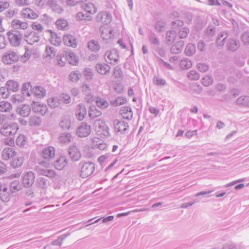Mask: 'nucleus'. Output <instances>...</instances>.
<instances>
[{
  "instance_id": "1",
  "label": "nucleus",
  "mask_w": 249,
  "mask_h": 249,
  "mask_svg": "<svg viewBox=\"0 0 249 249\" xmlns=\"http://www.w3.org/2000/svg\"><path fill=\"white\" fill-rule=\"evenodd\" d=\"M229 37L226 32H221L216 38V43L218 46H222L224 44L225 41L227 39L226 46L230 51L234 52L237 50L240 46L239 41Z\"/></svg>"
},
{
  "instance_id": "2",
  "label": "nucleus",
  "mask_w": 249,
  "mask_h": 249,
  "mask_svg": "<svg viewBox=\"0 0 249 249\" xmlns=\"http://www.w3.org/2000/svg\"><path fill=\"white\" fill-rule=\"evenodd\" d=\"M18 129V126L15 123L5 124L0 128V133L4 136L13 137L16 134ZM14 139L10 137L9 142L5 143L7 145H11L14 144Z\"/></svg>"
},
{
  "instance_id": "3",
  "label": "nucleus",
  "mask_w": 249,
  "mask_h": 249,
  "mask_svg": "<svg viewBox=\"0 0 249 249\" xmlns=\"http://www.w3.org/2000/svg\"><path fill=\"white\" fill-rule=\"evenodd\" d=\"M94 127L96 134L103 138H107L110 136L109 129L105 121L97 119L94 123Z\"/></svg>"
},
{
  "instance_id": "4",
  "label": "nucleus",
  "mask_w": 249,
  "mask_h": 249,
  "mask_svg": "<svg viewBox=\"0 0 249 249\" xmlns=\"http://www.w3.org/2000/svg\"><path fill=\"white\" fill-rule=\"evenodd\" d=\"M23 39L28 44L33 45L39 41L40 36L36 31L28 30L23 33Z\"/></svg>"
},
{
  "instance_id": "5",
  "label": "nucleus",
  "mask_w": 249,
  "mask_h": 249,
  "mask_svg": "<svg viewBox=\"0 0 249 249\" xmlns=\"http://www.w3.org/2000/svg\"><path fill=\"white\" fill-rule=\"evenodd\" d=\"M7 36L10 44L15 47L18 46L23 38V35L16 30L9 31Z\"/></svg>"
},
{
  "instance_id": "6",
  "label": "nucleus",
  "mask_w": 249,
  "mask_h": 249,
  "mask_svg": "<svg viewBox=\"0 0 249 249\" xmlns=\"http://www.w3.org/2000/svg\"><path fill=\"white\" fill-rule=\"evenodd\" d=\"M18 59L17 53L12 50L6 52L1 58L2 62L5 64H11L17 62Z\"/></svg>"
},
{
  "instance_id": "7",
  "label": "nucleus",
  "mask_w": 249,
  "mask_h": 249,
  "mask_svg": "<svg viewBox=\"0 0 249 249\" xmlns=\"http://www.w3.org/2000/svg\"><path fill=\"white\" fill-rule=\"evenodd\" d=\"M105 59L107 63L115 65L119 61L118 51L115 49L107 51L105 54Z\"/></svg>"
},
{
  "instance_id": "8",
  "label": "nucleus",
  "mask_w": 249,
  "mask_h": 249,
  "mask_svg": "<svg viewBox=\"0 0 249 249\" xmlns=\"http://www.w3.org/2000/svg\"><path fill=\"white\" fill-rule=\"evenodd\" d=\"M94 170V165L91 162H85L83 164L81 168L80 176L86 178L91 175Z\"/></svg>"
},
{
  "instance_id": "9",
  "label": "nucleus",
  "mask_w": 249,
  "mask_h": 249,
  "mask_svg": "<svg viewBox=\"0 0 249 249\" xmlns=\"http://www.w3.org/2000/svg\"><path fill=\"white\" fill-rule=\"evenodd\" d=\"M91 133V126L87 123L83 122L78 127L76 134L79 137H86Z\"/></svg>"
},
{
  "instance_id": "10",
  "label": "nucleus",
  "mask_w": 249,
  "mask_h": 249,
  "mask_svg": "<svg viewBox=\"0 0 249 249\" xmlns=\"http://www.w3.org/2000/svg\"><path fill=\"white\" fill-rule=\"evenodd\" d=\"M114 129L115 132L124 133L127 130L129 126L127 123L123 121H119L117 119L113 121Z\"/></svg>"
},
{
  "instance_id": "11",
  "label": "nucleus",
  "mask_w": 249,
  "mask_h": 249,
  "mask_svg": "<svg viewBox=\"0 0 249 249\" xmlns=\"http://www.w3.org/2000/svg\"><path fill=\"white\" fill-rule=\"evenodd\" d=\"M55 150L52 146L43 148L41 152V157L47 160L53 159L55 156Z\"/></svg>"
},
{
  "instance_id": "12",
  "label": "nucleus",
  "mask_w": 249,
  "mask_h": 249,
  "mask_svg": "<svg viewBox=\"0 0 249 249\" xmlns=\"http://www.w3.org/2000/svg\"><path fill=\"white\" fill-rule=\"evenodd\" d=\"M32 107L34 112L39 113L42 115H44L48 111L47 106L40 102H33Z\"/></svg>"
},
{
  "instance_id": "13",
  "label": "nucleus",
  "mask_w": 249,
  "mask_h": 249,
  "mask_svg": "<svg viewBox=\"0 0 249 249\" xmlns=\"http://www.w3.org/2000/svg\"><path fill=\"white\" fill-rule=\"evenodd\" d=\"M34 179L35 175L32 172H26L23 177V184L25 187H30L33 185L34 182Z\"/></svg>"
},
{
  "instance_id": "14",
  "label": "nucleus",
  "mask_w": 249,
  "mask_h": 249,
  "mask_svg": "<svg viewBox=\"0 0 249 249\" xmlns=\"http://www.w3.org/2000/svg\"><path fill=\"white\" fill-rule=\"evenodd\" d=\"M63 42L65 45L75 48L77 45V40L75 36L70 34L63 36Z\"/></svg>"
},
{
  "instance_id": "15",
  "label": "nucleus",
  "mask_w": 249,
  "mask_h": 249,
  "mask_svg": "<svg viewBox=\"0 0 249 249\" xmlns=\"http://www.w3.org/2000/svg\"><path fill=\"white\" fill-rule=\"evenodd\" d=\"M96 18L98 21H101L105 24H108L112 20V16L108 12H102L97 14Z\"/></svg>"
},
{
  "instance_id": "16",
  "label": "nucleus",
  "mask_w": 249,
  "mask_h": 249,
  "mask_svg": "<svg viewBox=\"0 0 249 249\" xmlns=\"http://www.w3.org/2000/svg\"><path fill=\"white\" fill-rule=\"evenodd\" d=\"M10 194L8 191L6 185L4 183H0V199L4 201L7 202L10 199Z\"/></svg>"
},
{
  "instance_id": "17",
  "label": "nucleus",
  "mask_w": 249,
  "mask_h": 249,
  "mask_svg": "<svg viewBox=\"0 0 249 249\" xmlns=\"http://www.w3.org/2000/svg\"><path fill=\"white\" fill-rule=\"evenodd\" d=\"M69 154L73 161H78L81 158V153L78 148L75 145H72L69 149Z\"/></svg>"
},
{
  "instance_id": "18",
  "label": "nucleus",
  "mask_w": 249,
  "mask_h": 249,
  "mask_svg": "<svg viewBox=\"0 0 249 249\" xmlns=\"http://www.w3.org/2000/svg\"><path fill=\"white\" fill-rule=\"evenodd\" d=\"M86 115L87 109L85 106L82 104L77 105L76 108V116L77 119L79 121H82L85 118Z\"/></svg>"
},
{
  "instance_id": "19",
  "label": "nucleus",
  "mask_w": 249,
  "mask_h": 249,
  "mask_svg": "<svg viewBox=\"0 0 249 249\" xmlns=\"http://www.w3.org/2000/svg\"><path fill=\"white\" fill-rule=\"evenodd\" d=\"M21 16L24 18L29 19H36L38 17L36 12L29 8H23L21 11Z\"/></svg>"
},
{
  "instance_id": "20",
  "label": "nucleus",
  "mask_w": 249,
  "mask_h": 249,
  "mask_svg": "<svg viewBox=\"0 0 249 249\" xmlns=\"http://www.w3.org/2000/svg\"><path fill=\"white\" fill-rule=\"evenodd\" d=\"M68 164V160L65 156L60 157L54 163L55 168L58 170H61L64 168Z\"/></svg>"
},
{
  "instance_id": "21",
  "label": "nucleus",
  "mask_w": 249,
  "mask_h": 249,
  "mask_svg": "<svg viewBox=\"0 0 249 249\" xmlns=\"http://www.w3.org/2000/svg\"><path fill=\"white\" fill-rule=\"evenodd\" d=\"M13 28L15 29L26 30L28 27V24L26 22H23L19 19H14L11 23Z\"/></svg>"
},
{
  "instance_id": "22",
  "label": "nucleus",
  "mask_w": 249,
  "mask_h": 249,
  "mask_svg": "<svg viewBox=\"0 0 249 249\" xmlns=\"http://www.w3.org/2000/svg\"><path fill=\"white\" fill-rule=\"evenodd\" d=\"M120 113L124 119L131 120L132 118L133 113L130 107H122L120 110Z\"/></svg>"
},
{
  "instance_id": "23",
  "label": "nucleus",
  "mask_w": 249,
  "mask_h": 249,
  "mask_svg": "<svg viewBox=\"0 0 249 249\" xmlns=\"http://www.w3.org/2000/svg\"><path fill=\"white\" fill-rule=\"evenodd\" d=\"M17 154L15 150L10 147L5 148L2 152V158L4 160H8L10 158L13 157Z\"/></svg>"
},
{
  "instance_id": "24",
  "label": "nucleus",
  "mask_w": 249,
  "mask_h": 249,
  "mask_svg": "<svg viewBox=\"0 0 249 249\" xmlns=\"http://www.w3.org/2000/svg\"><path fill=\"white\" fill-rule=\"evenodd\" d=\"M185 43L182 40L177 41L176 43L173 44L170 49L171 53L174 54H178L180 53L184 47Z\"/></svg>"
},
{
  "instance_id": "25",
  "label": "nucleus",
  "mask_w": 249,
  "mask_h": 249,
  "mask_svg": "<svg viewBox=\"0 0 249 249\" xmlns=\"http://www.w3.org/2000/svg\"><path fill=\"white\" fill-rule=\"evenodd\" d=\"M38 174L47 177L49 178H54L56 176V172L53 169L48 168H41V167L38 169Z\"/></svg>"
},
{
  "instance_id": "26",
  "label": "nucleus",
  "mask_w": 249,
  "mask_h": 249,
  "mask_svg": "<svg viewBox=\"0 0 249 249\" xmlns=\"http://www.w3.org/2000/svg\"><path fill=\"white\" fill-rule=\"evenodd\" d=\"M59 126L62 130L70 129L71 126V120L70 118L68 116L62 118L59 122Z\"/></svg>"
},
{
  "instance_id": "27",
  "label": "nucleus",
  "mask_w": 249,
  "mask_h": 249,
  "mask_svg": "<svg viewBox=\"0 0 249 249\" xmlns=\"http://www.w3.org/2000/svg\"><path fill=\"white\" fill-rule=\"evenodd\" d=\"M31 111V108L29 105H23L17 108L18 114L23 117L28 116Z\"/></svg>"
},
{
  "instance_id": "28",
  "label": "nucleus",
  "mask_w": 249,
  "mask_h": 249,
  "mask_svg": "<svg viewBox=\"0 0 249 249\" xmlns=\"http://www.w3.org/2000/svg\"><path fill=\"white\" fill-rule=\"evenodd\" d=\"M66 55L68 61L71 65L75 66L78 64V58L73 53L67 51L66 52Z\"/></svg>"
},
{
  "instance_id": "29",
  "label": "nucleus",
  "mask_w": 249,
  "mask_h": 249,
  "mask_svg": "<svg viewBox=\"0 0 249 249\" xmlns=\"http://www.w3.org/2000/svg\"><path fill=\"white\" fill-rule=\"evenodd\" d=\"M96 69L98 73L101 74H107L110 70V67L106 64H98Z\"/></svg>"
},
{
  "instance_id": "30",
  "label": "nucleus",
  "mask_w": 249,
  "mask_h": 249,
  "mask_svg": "<svg viewBox=\"0 0 249 249\" xmlns=\"http://www.w3.org/2000/svg\"><path fill=\"white\" fill-rule=\"evenodd\" d=\"M32 93L37 98H42L45 96L46 90L42 87L36 86L33 89Z\"/></svg>"
},
{
  "instance_id": "31",
  "label": "nucleus",
  "mask_w": 249,
  "mask_h": 249,
  "mask_svg": "<svg viewBox=\"0 0 249 249\" xmlns=\"http://www.w3.org/2000/svg\"><path fill=\"white\" fill-rule=\"evenodd\" d=\"M49 32L51 33V43L55 46H59L61 43V37L58 36L54 32L51 30H49Z\"/></svg>"
},
{
  "instance_id": "32",
  "label": "nucleus",
  "mask_w": 249,
  "mask_h": 249,
  "mask_svg": "<svg viewBox=\"0 0 249 249\" xmlns=\"http://www.w3.org/2000/svg\"><path fill=\"white\" fill-rule=\"evenodd\" d=\"M100 30L101 31V36L103 39L107 40L112 36V30L111 28L107 27L106 28L102 27Z\"/></svg>"
},
{
  "instance_id": "33",
  "label": "nucleus",
  "mask_w": 249,
  "mask_h": 249,
  "mask_svg": "<svg viewBox=\"0 0 249 249\" xmlns=\"http://www.w3.org/2000/svg\"><path fill=\"white\" fill-rule=\"evenodd\" d=\"M6 87L10 91L16 92L18 90L19 85L18 83L13 80H10L6 82Z\"/></svg>"
},
{
  "instance_id": "34",
  "label": "nucleus",
  "mask_w": 249,
  "mask_h": 249,
  "mask_svg": "<svg viewBox=\"0 0 249 249\" xmlns=\"http://www.w3.org/2000/svg\"><path fill=\"white\" fill-rule=\"evenodd\" d=\"M102 112L97 109L95 106H90L89 109V116L91 119H93L102 115Z\"/></svg>"
},
{
  "instance_id": "35",
  "label": "nucleus",
  "mask_w": 249,
  "mask_h": 249,
  "mask_svg": "<svg viewBox=\"0 0 249 249\" xmlns=\"http://www.w3.org/2000/svg\"><path fill=\"white\" fill-rule=\"evenodd\" d=\"M177 36L176 32L174 30L168 31L166 33L165 40L167 44H171L175 40Z\"/></svg>"
},
{
  "instance_id": "36",
  "label": "nucleus",
  "mask_w": 249,
  "mask_h": 249,
  "mask_svg": "<svg viewBox=\"0 0 249 249\" xmlns=\"http://www.w3.org/2000/svg\"><path fill=\"white\" fill-rule=\"evenodd\" d=\"M47 3L52 9L55 12L61 13L63 11L61 6L56 3L55 0H48Z\"/></svg>"
},
{
  "instance_id": "37",
  "label": "nucleus",
  "mask_w": 249,
  "mask_h": 249,
  "mask_svg": "<svg viewBox=\"0 0 249 249\" xmlns=\"http://www.w3.org/2000/svg\"><path fill=\"white\" fill-rule=\"evenodd\" d=\"M236 103L239 106L249 107V96H242L237 98Z\"/></svg>"
},
{
  "instance_id": "38",
  "label": "nucleus",
  "mask_w": 249,
  "mask_h": 249,
  "mask_svg": "<svg viewBox=\"0 0 249 249\" xmlns=\"http://www.w3.org/2000/svg\"><path fill=\"white\" fill-rule=\"evenodd\" d=\"M71 135L69 133H62L60 134L58 140L63 143H68L71 141Z\"/></svg>"
},
{
  "instance_id": "39",
  "label": "nucleus",
  "mask_w": 249,
  "mask_h": 249,
  "mask_svg": "<svg viewBox=\"0 0 249 249\" xmlns=\"http://www.w3.org/2000/svg\"><path fill=\"white\" fill-rule=\"evenodd\" d=\"M23 161L24 158L23 157H15L12 159L10 164L13 168H17L22 165Z\"/></svg>"
},
{
  "instance_id": "40",
  "label": "nucleus",
  "mask_w": 249,
  "mask_h": 249,
  "mask_svg": "<svg viewBox=\"0 0 249 249\" xmlns=\"http://www.w3.org/2000/svg\"><path fill=\"white\" fill-rule=\"evenodd\" d=\"M82 8L84 9L86 12L89 14H94L97 12V9L94 5L90 2L85 4L84 5L82 6Z\"/></svg>"
},
{
  "instance_id": "41",
  "label": "nucleus",
  "mask_w": 249,
  "mask_h": 249,
  "mask_svg": "<svg viewBox=\"0 0 249 249\" xmlns=\"http://www.w3.org/2000/svg\"><path fill=\"white\" fill-rule=\"evenodd\" d=\"M190 92L193 94H200L202 91V87L196 83H192L190 85Z\"/></svg>"
},
{
  "instance_id": "42",
  "label": "nucleus",
  "mask_w": 249,
  "mask_h": 249,
  "mask_svg": "<svg viewBox=\"0 0 249 249\" xmlns=\"http://www.w3.org/2000/svg\"><path fill=\"white\" fill-rule=\"evenodd\" d=\"M48 103L51 108H56L60 106V101L58 98L53 97L48 99Z\"/></svg>"
},
{
  "instance_id": "43",
  "label": "nucleus",
  "mask_w": 249,
  "mask_h": 249,
  "mask_svg": "<svg viewBox=\"0 0 249 249\" xmlns=\"http://www.w3.org/2000/svg\"><path fill=\"white\" fill-rule=\"evenodd\" d=\"M196 46L192 43H189L186 47L184 52L186 55L192 56L196 52Z\"/></svg>"
},
{
  "instance_id": "44",
  "label": "nucleus",
  "mask_w": 249,
  "mask_h": 249,
  "mask_svg": "<svg viewBox=\"0 0 249 249\" xmlns=\"http://www.w3.org/2000/svg\"><path fill=\"white\" fill-rule=\"evenodd\" d=\"M21 184L18 180H14L10 183V190L12 193H15L18 191H19L21 189Z\"/></svg>"
},
{
  "instance_id": "45",
  "label": "nucleus",
  "mask_w": 249,
  "mask_h": 249,
  "mask_svg": "<svg viewBox=\"0 0 249 249\" xmlns=\"http://www.w3.org/2000/svg\"><path fill=\"white\" fill-rule=\"evenodd\" d=\"M29 124L31 126H39L41 124V120L37 116H31L29 118Z\"/></svg>"
},
{
  "instance_id": "46",
  "label": "nucleus",
  "mask_w": 249,
  "mask_h": 249,
  "mask_svg": "<svg viewBox=\"0 0 249 249\" xmlns=\"http://www.w3.org/2000/svg\"><path fill=\"white\" fill-rule=\"evenodd\" d=\"M190 33L188 28L186 27H181L179 29L178 35L180 38L183 39L186 38Z\"/></svg>"
},
{
  "instance_id": "47",
  "label": "nucleus",
  "mask_w": 249,
  "mask_h": 249,
  "mask_svg": "<svg viewBox=\"0 0 249 249\" xmlns=\"http://www.w3.org/2000/svg\"><path fill=\"white\" fill-rule=\"evenodd\" d=\"M88 46L90 50L95 52H98L100 48L98 42L97 41L93 40H90L89 42Z\"/></svg>"
},
{
  "instance_id": "48",
  "label": "nucleus",
  "mask_w": 249,
  "mask_h": 249,
  "mask_svg": "<svg viewBox=\"0 0 249 249\" xmlns=\"http://www.w3.org/2000/svg\"><path fill=\"white\" fill-rule=\"evenodd\" d=\"M126 102V98L123 97H118L111 101V104L114 107H117L124 104Z\"/></svg>"
},
{
  "instance_id": "49",
  "label": "nucleus",
  "mask_w": 249,
  "mask_h": 249,
  "mask_svg": "<svg viewBox=\"0 0 249 249\" xmlns=\"http://www.w3.org/2000/svg\"><path fill=\"white\" fill-rule=\"evenodd\" d=\"M12 109V106L10 103L6 101H1L0 102V111L8 112Z\"/></svg>"
},
{
  "instance_id": "50",
  "label": "nucleus",
  "mask_w": 249,
  "mask_h": 249,
  "mask_svg": "<svg viewBox=\"0 0 249 249\" xmlns=\"http://www.w3.org/2000/svg\"><path fill=\"white\" fill-rule=\"evenodd\" d=\"M56 25L60 30H64L68 26L67 21L65 19H59L56 21Z\"/></svg>"
},
{
  "instance_id": "51",
  "label": "nucleus",
  "mask_w": 249,
  "mask_h": 249,
  "mask_svg": "<svg viewBox=\"0 0 249 249\" xmlns=\"http://www.w3.org/2000/svg\"><path fill=\"white\" fill-rule=\"evenodd\" d=\"M32 29L36 31V33H39V36H41L43 30L44 29L42 25L36 22H33L32 24Z\"/></svg>"
},
{
  "instance_id": "52",
  "label": "nucleus",
  "mask_w": 249,
  "mask_h": 249,
  "mask_svg": "<svg viewBox=\"0 0 249 249\" xmlns=\"http://www.w3.org/2000/svg\"><path fill=\"white\" fill-rule=\"evenodd\" d=\"M205 24L203 22L202 19L197 18L194 21V27L196 31H200L205 26Z\"/></svg>"
},
{
  "instance_id": "53",
  "label": "nucleus",
  "mask_w": 249,
  "mask_h": 249,
  "mask_svg": "<svg viewBox=\"0 0 249 249\" xmlns=\"http://www.w3.org/2000/svg\"><path fill=\"white\" fill-rule=\"evenodd\" d=\"M46 57L52 58L55 55L54 48L52 46H47L45 49Z\"/></svg>"
},
{
  "instance_id": "54",
  "label": "nucleus",
  "mask_w": 249,
  "mask_h": 249,
  "mask_svg": "<svg viewBox=\"0 0 249 249\" xmlns=\"http://www.w3.org/2000/svg\"><path fill=\"white\" fill-rule=\"evenodd\" d=\"M179 65L182 69H188L192 66V62L189 59L185 58L180 61Z\"/></svg>"
},
{
  "instance_id": "55",
  "label": "nucleus",
  "mask_w": 249,
  "mask_h": 249,
  "mask_svg": "<svg viewBox=\"0 0 249 249\" xmlns=\"http://www.w3.org/2000/svg\"><path fill=\"white\" fill-rule=\"evenodd\" d=\"M188 77L191 80H197L200 77L199 74L195 70H192L188 72Z\"/></svg>"
},
{
  "instance_id": "56",
  "label": "nucleus",
  "mask_w": 249,
  "mask_h": 249,
  "mask_svg": "<svg viewBox=\"0 0 249 249\" xmlns=\"http://www.w3.org/2000/svg\"><path fill=\"white\" fill-rule=\"evenodd\" d=\"M26 143V138L23 135H19L16 140V144L19 147H23Z\"/></svg>"
},
{
  "instance_id": "57",
  "label": "nucleus",
  "mask_w": 249,
  "mask_h": 249,
  "mask_svg": "<svg viewBox=\"0 0 249 249\" xmlns=\"http://www.w3.org/2000/svg\"><path fill=\"white\" fill-rule=\"evenodd\" d=\"M80 76L78 71H73L70 73L69 78L71 81L75 82L79 79Z\"/></svg>"
},
{
  "instance_id": "58",
  "label": "nucleus",
  "mask_w": 249,
  "mask_h": 249,
  "mask_svg": "<svg viewBox=\"0 0 249 249\" xmlns=\"http://www.w3.org/2000/svg\"><path fill=\"white\" fill-rule=\"evenodd\" d=\"M83 75L86 80H90L93 76L92 70L90 68H85L83 71Z\"/></svg>"
},
{
  "instance_id": "59",
  "label": "nucleus",
  "mask_w": 249,
  "mask_h": 249,
  "mask_svg": "<svg viewBox=\"0 0 249 249\" xmlns=\"http://www.w3.org/2000/svg\"><path fill=\"white\" fill-rule=\"evenodd\" d=\"M32 86L30 83H24L22 87L21 90L23 94H26L28 97L30 96L29 89H31Z\"/></svg>"
},
{
  "instance_id": "60",
  "label": "nucleus",
  "mask_w": 249,
  "mask_h": 249,
  "mask_svg": "<svg viewBox=\"0 0 249 249\" xmlns=\"http://www.w3.org/2000/svg\"><path fill=\"white\" fill-rule=\"evenodd\" d=\"M153 80L154 83L157 86H164L166 84L165 79L158 76H154Z\"/></svg>"
},
{
  "instance_id": "61",
  "label": "nucleus",
  "mask_w": 249,
  "mask_h": 249,
  "mask_svg": "<svg viewBox=\"0 0 249 249\" xmlns=\"http://www.w3.org/2000/svg\"><path fill=\"white\" fill-rule=\"evenodd\" d=\"M24 100L23 97L20 94L13 95L11 98V102L13 104L19 103Z\"/></svg>"
},
{
  "instance_id": "62",
  "label": "nucleus",
  "mask_w": 249,
  "mask_h": 249,
  "mask_svg": "<svg viewBox=\"0 0 249 249\" xmlns=\"http://www.w3.org/2000/svg\"><path fill=\"white\" fill-rule=\"evenodd\" d=\"M96 103L98 107L102 108H106L108 106L107 102L105 99L101 98L97 99Z\"/></svg>"
},
{
  "instance_id": "63",
  "label": "nucleus",
  "mask_w": 249,
  "mask_h": 249,
  "mask_svg": "<svg viewBox=\"0 0 249 249\" xmlns=\"http://www.w3.org/2000/svg\"><path fill=\"white\" fill-rule=\"evenodd\" d=\"M205 33L208 37L213 36L215 33V28L212 26L208 27L205 31Z\"/></svg>"
},
{
  "instance_id": "64",
  "label": "nucleus",
  "mask_w": 249,
  "mask_h": 249,
  "mask_svg": "<svg viewBox=\"0 0 249 249\" xmlns=\"http://www.w3.org/2000/svg\"><path fill=\"white\" fill-rule=\"evenodd\" d=\"M222 249H240V247L235 243H229L224 245Z\"/></svg>"
}]
</instances>
